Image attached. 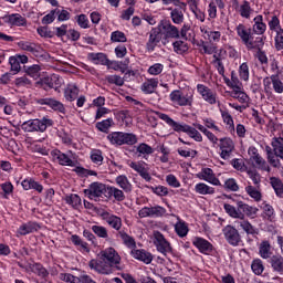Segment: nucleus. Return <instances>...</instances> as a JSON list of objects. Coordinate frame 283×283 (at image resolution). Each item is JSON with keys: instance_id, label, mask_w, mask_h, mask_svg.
Wrapping results in <instances>:
<instances>
[{"instance_id": "1", "label": "nucleus", "mask_w": 283, "mask_h": 283, "mask_svg": "<svg viewBox=\"0 0 283 283\" xmlns=\"http://www.w3.org/2000/svg\"><path fill=\"white\" fill-rule=\"evenodd\" d=\"M272 148L271 146L265 147L268 163L274 167V169H280L282 167L283 160V138L282 137H274L272 139Z\"/></svg>"}, {"instance_id": "2", "label": "nucleus", "mask_w": 283, "mask_h": 283, "mask_svg": "<svg viewBox=\"0 0 283 283\" xmlns=\"http://www.w3.org/2000/svg\"><path fill=\"white\" fill-rule=\"evenodd\" d=\"M112 145H136L138 137L133 133L114 132L107 135Z\"/></svg>"}, {"instance_id": "3", "label": "nucleus", "mask_w": 283, "mask_h": 283, "mask_svg": "<svg viewBox=\"0 0 283 283\" xmlns=\"http://www.w3.org/2000/svg\"><path fill=\"white\" fill-rule=\"evenodd\" d=\"M54 122L48 117L42 119H30L22 124V129L24 132H45L48 127H52Z\"/></svg>"}, {"instance_id": "4", "label": "nucleus", "mask_w": 283, "mask_h": 283, "mask_svg": "<svg viewBox=\"0 0 283 283\" xmlns=\"http://www.w3.org/2000/svg\"><path fill=\"white\" fill-rule=\"evenodd\" d=\"M170 101L174 105H179V107H191L193 105V95H185L182 91L175 90L170 93Z\"/></svg>"}, {"instance_id": "5", "label": "nucleus", "mask_w": 283, "mask_h": 283, "mask_svg": "<svg viewBox=\"0 0 283 283\" xmlns=\"http://www.w3.org/2000/svg\"><path fill=\"white\" fill-rule=\"evenodd\" d=\"M98 260L93 259L88 262L90 269L102 275H111V273H114V268L111 266L102 255H98Z\"/></svg>"}, {"instance_id": "6", "label": "nucleus", "mask_w": 283, "mask_h": 283, "mask_svg": "<svg viewBox=\"0 0 283 283\" xmlns=\"http://www.w3.org/2000/svg\"><path fill=\"white\" fill-rule=\"evenodd\" d=\"M154 238V244L159 253H163V255H167V253H171L172 248L171 243L165 239V235L160 233V231H155L153 234Z\"/></svg>"}, {"instance_id": "7", "label": "nucleus", "mask_w": 283, "mask_h": 283, "mask_svg": "<svg viewBox=\"0 0 283 283\" xmlns=\"http://www.w3.org/2000/svg\"><path fill=\"white\" fill-rule=\"evenodd\" d=\"M222 233L228 244H231V247H238L242 242V237H240V232L231 224L226 226L222 229Z\"/></svg>"}, {"instance_id": "8", "label": "nucleus", "mask_w": 283, "mask_h": 283, "mask_svg": "<svg viewBox=\"0 0 283 283\" xmlns=\"http://www.w3.org/2000/svg\"><path fill=\"white\" fill-rule=\"evenodd\" d=\"M165 39H180V30L176 25L171 24L169 20H161L159 23Z\"/></svg>"}, {"instance_id": "9", "label": "nucleus", "mask_w": 283, "mask_h": 283, "mask_svg": "<svg viewBox=\"0 0 283 283\" xmlns=\"http://www.w3.org/2000/svg\"><path fill=\"white\" fill-rule=\"evenodd\" d=\"M238 36H240L241 41L249 48V50H253L256 48L255 42H253V33H251V29H247L244 24H239L237 27Z\"/></svg>"}, {"instance_id": "10", "label": "nucleus", "mask_w": 283, "mask_h": 283, "mask_svg": "<svg viewBox=\"0 0 283 283\" xmlns=\"http://www.w3.org/2000/svg\"><path fill=\"white\" fill-rule=\"evenodd\" d=\"M250 156V160L255 164L256 169H261L262 171H271V167L266 164V160L260 156L256 147H250L248 150Z\"/></svg>"}, {"instance_id": "11", "label": "nucleus", "mask_w": 283, "mask_h": 283, "mask_svg": "<svg viewBox=\"0 0 283 283\" xmlns=\"http://www.w3.org/2000/svg\"><path fill=\"white\" fill-rule=\"evenodd\" d=\"M219 147L221 150L220 157L223 160H229V158H231V154H233V149H235V144H233L231 138H221Z\"/></svg>"}, {"instance_id": "12", "label": "nucleus", "mask_w": 283, "mask_h": 283, "mask_svg": "<svg viewBox=\"0 0 283 283\" xmlns=\"http://www.w3.org/2000/svg\"><path fill=\"white\" fill-rule=\"evenodd\" d=\"M163 41V31L160 27L158 28H153L149 32V39L146 44V48L149 52H154L156 50V45Z\"/></svg>"}, {"instance_id": "13", "label": "nucleus", "mask_w": 283, "mask_h": 283, "mask_svg": "<svg viewBox=\"0 0 283 283\" xmlns=\"http://www.w3.org/2000/svg\"><path fill=\"white\" fill-rule=\"evenodd\" d=\"M98 255L102 256V260L106 261L114 269L116 264H120V255L116 253L114 248H107L106 250L102 251Z\"/></svg>"}, {"instance_id": "14", "label": "nucleus", "mask_w": 283, "mask_h": 283, "mask_svg": "<svg viewBox=\"0 0 283 283\" xmlns=\"http://www.w3.org/2000/svg\"><path fill=\"white\" fill-rule=\"evenodd\" d=\"M39 105H46L51 109H54V112H60V114H65V106L63 103L56 101L55 98L52 97H45V98H40L36 101Z\"/></svg>"}, {"instance_id": "15", "label": "nucleus", "mask_w": 283, "mask_h": 283, "mask_svg": "<svg viewBox=\"0 0 283 283\" xmlns=\"http://www.w3.org/2000/svg\"><path fill=\"white\" fill-rule=\"evenodd\" d=\"M84 193L88 196L91 200H94V198H101L103 193H105V185L93 182L88 189L84 190Z\"/></svg>"}, {"instance_id": "16", "label": "nucleus", "mask_w": 283, "mask_h": 283, "mask_svg": "<svg viewBox=\"0 0 283 283\" xmlns=\"http://www.w3.org/2000/svg\"><path fill=\"white\" fill-rule=\"evenodd\" d=\"M198 178L206 180V182H210V185L220 187V179L216 177V174H213L211 168H203L201 172L198 174Z\"/></svg>"}, {"instance_id": "17", "label": "nucleus", "mask_w": 283, "mask_h": 283, "mask_svg": "<svg viewBox=\"0 0 283 283\" xmlns=\"http://www.w3.org/2000/svg\"><path fill=\"white\" fill-rule=\"evenodd\" d=\"M129 167L136 171L140 178L146 180V182L151 181V175H149V170L145 167V164L140 161H133L129 164Z\"/></svg>"}, {"instance_id": "18", "label": "nucleus", "mask_w": 283, "mask_h": 283, "mask_svg": "<svg viewBox=\"0 0 283 283\" xmlns=\"http://www.w3.org/2000/svg\"><path fill=\"white\" fill-rule=\"evenodd\" d=\"M197 90L206 103H209V105H216V93L213 91L202 84H198Z\"/></svg>"}, {"instance_id": "19", "label": "nucleus", "mask_w": 283, "mask_h": 283, "mask_svg": "<svg viewBox=\"0 0 283 283\" xmlns=\"http://www.w3.org/2000/svg\"><path fill=\"white\" fill-rule=\"evenodd\" d=\"M192 244L199 249L200 253H205L206 255H209L213 251V244L200 237L195 238Z\"/></svg>"}, {"instance_id": "20", "label": "nucleus", "mask_w": 283, "mask_h": 283, "mask_svg": "<svg viewBox=\"0 0 283 283\" xmlns=\"http://www.w3.org/2000/svg\"><path fill=\"white\" fill-rule=\"evenodd\" d=\"M102 220H105V222H107L112 229H115V231H120V227H123V220L120 217L114 216L109 212H103Z\"/></svg>"}, {"instance_id": "21", "label": "nucleus", "mask_w": 283, "mask_h": 283, "mask_svg": "<svg viewBox=\"0 0 283 283\" xmlns=\"http://www.w3.org/2000/svg\"><path fill=\"white\" fill-rule=\"evenodd\" d=\"M18 45L21 50L31 52V54H34V56H41V54H43V48L36 43L21 41L18 43Z\"/></svg>"}, {"instance_id": "22", "label": "nucleus", "mask_w": 283, "mask_h": 283, "mask_svg": "<svg viewBox=\"0 0 283 283\" xmlns=\"http://www.w3.org/2000/svg\"><path fill=\"white\" fill-rule=\"evenodd\" d=\"M170 12V19L175 25H180L185 21V3H182L180 7H177L175 9H169Z\"/></svg>"}, {"instance_id": "23", "label": "nucleus", "mask_w": 283, "mask_h": 283, "mask_svg": "<svg viewBox=\"0 0 283 283\" xmlns=\"http://www.w3.org/2000/svg\"><path fill=\"white\" fill-rule=\"evenodd\" d=\"M270 266L274 273L283 275V256L281 254H273L270 260Z\"/></svg>"}, {"instance_id": "24", "label": "nucleus", "mask_w": 283, "mask_h": 283, "mask_svg": "<svg viewBox=\"0 0 283 283\" xmlns=\"http://www.w3.org/2000/svg\"><path fill=\"white\" fill-rule=\"evenodd\" d=\"M132 255L135 258V260H139L140 262H144V264H151L154 256H151V253L145 251V250H132Z\"/></svg>"}, {"instance_id": "25", "label": "nucleus", "mask_w": 283, "mask_h": 283, "mask_svg": "<svg viewBox=\"0 0 283 283\" xmlns=\"http://www.w3.org/2000/svg\"><path fill=\"white\" fill-rule=\"evenodd\" d=\"M218 8L224 10V1L222 0H211L208 8V14L210 19H216L218 17Z\"/></svg>"}, {"instance_id": "26", "label": "nucleus", "mask_w": 283, "mask_h": 283, "mask_svg": "<svg viewBox=\"0 0 283 283\" xmlns=\"http://www.w3.org/2000/svg\"><path fill=\"white\" fill-rule=\"evenodd\" d=\"M88 61L93 62L94 65H107L109 60L104 53H88Z\"/></svg>"}, {"instance_id": "27", "label": "nucleus", "mask_w": 283, "mask_h": 283, "mask_svg": "<svg viewBox=\"0 0 283 283\" xmlns=\"http://www.w3.org/2000/svg\"><path fill=\"white\" fill-rule=\"evenodd\" d=\"M115 182L116 185H118V187H120V189H123V191H125V193H130L133 187L127 176L125 175L117 176L115 179Z\"/></svg>"}, {"instance_id": "28", "label": "nucleus", "mask_w": 283, "mask_h": 283, "mask_svg": "<svg viewBox=\"0 0 283 283\" xmlns=\"http://www.w3.org/2000/svg\"><path fill=\"white\" fill-rule=\"evenodd\" d=\"M252 30L254 34H264V32H266V23H264V18H262V15H256L254 18Z\"/></svg>"}, {"instance_id": "29", "label": "nucleus", "mask_w": 283, "mask_h": 283, "mask_svg": "<svg viewBox=\"0 0 283 283\" xmlns=\"http://www.w3.org/2000/svg\"><path fill=\"white\" fill-rule=\"evenodd\" d=\"M270 185L272 189H274L277 198H283V182L282 179L277 177H271L270 178Z\"/></svg>"}, {"instance_id": "30", "label": "nucleus", "mask_w": 283, "mask_h": 283, "mask_svg": "<svg viewBox=\"0 0 283 283\" xmlns=\"http://www.w3.org/2000/svg\"><path fill=\"white\" fill-rule=\"evenodd\" d=\"M223 208H224L226 213H228V216H230V218H235L238 220H244V213L240 212V210L235 209V207H233L229 203H224Z\"/></svg>"}, {"instance_id": "31", "label": "nucleus", "mask_w": 283, "mask_h": 283, "mask_svg": "<svg viewBox=\"0 0 283 283\" xmlns=\"http://www.w3.org/2000/svg\"><path fill=\"white\" fill-rule=\"evenodd\" d=\"M136 154L138 158H146L147 156L154 154V148L145 143H142L136 147Z\"/></svg>"}, {"instance_id": "32", "label": "nucleus", "mask_w": 283, "mask_h": 283, "mask_svg": "<svg viewBox=\"0 0 283 283\" xmlns=\"http://www.w3.org/2000/svg\"><path fill=\"white\" fill-rule=\"evenodd\" d=\"M273 252H271V243L269 241H262L259 247V255L263 260H269Z\"/></svg>"}, {"instance_id": "33", "label": "nucleus", "mask_w": 283, "mask_h": 283, "mask_svg": "<svg viewBox=\"0 0 283 283\" xmlns=\"http://www.w3.org/2000/svg\"><path fill=\"white\" fill-rule=\"evenodd\" d=\"M55 158L59 159L60 165H64L66 167H74V161L61 150L53 151Z\"/></svg>"}, {"instance_id": "34", "label": "nucleus", "mask_w": 283, "mask_h": 283, "mask_svg": "<svg viewBox=\"0 0 283 283\" xmlns=\"http://www.w3.org/2000/svg\"><path fill=\"white\" fill-rule=\"evenodd\" d=\"M64 96L66 101H76V97L78 96V87L74 84H69L64 91Z\"/></svg>"}, {"instance_id": "35", "label": "nucleus", "mask_w": 283, "mask_h": 283, "mask_svg": "<svg viewBox=\"0 0 283 283\" xmlns=\"http://www.w3.org/2000/svg\"><path fill=\"white\" fill-rule=\"evenodd\" d=\"M38 229L39 224L34 222H28L19 228L18 233H20V235H28V233H34V231H38Z\"/></svg>"}, {"instance_id": "36", "label": "nucleus", "mask_w": 283, "mask_h": 283, "mask_svg": "<svg viewBox=\"0 0 283 283\" xmlns=\"http://www.w3.org/2000/svg\"><path fill=\"white\" fill-rule=\"evenodd\" d=\"M195 190L201 196H213V193H216V189L213 187H209L206 184H197Z\"/></svg>"}, {"instance_id": "37", "label": "nucleus", "mask_w": 283, "mask_h": 283, "mask_svg": "<svg viewBox=\"0 0 283 283\" xmlns=\"http://www.w3.org/2000/svg\"><path fill=\"white\" fill-rule=\"evenodd\" d=\"M237 207L240 212L247 213L248 216H255L258 213V208H253L243 201H238Z\"/></svg>"}, {"instance_id": "38", "label": "nucleus", "mask_w": 283, "mask_h": 283, "mask_svg": "<svg viewBox=\"0 0 283 283\" xmlns=\"http://www.w3.org/2000/svg\"><path fill=\"white\" fill-rule=\"evenodd\" d=\"M8 23H10L11 25L21 27V25H25L27 20L21 14L13 13V14L8 15Z\"/></svg>"}, {"instance_id": "39", "label": "nucleus", "mask_w": 283, "mask_h": 283, "mask_svg": "<svg viewBox=\"0 0 283 283\" xmlns=\"http://www.w3.org/2000/svg\"><path fill=\"white\" fill-rule=\"evenodd\" d=\"M272 88L275 94H283V82L280 80V75L276 73L275 75H271Z\"/></svg>"}, {"instance_id": "40", "label": "nucleus", "mask_w": 283, "mask_h": 283, "mask_svg": "<svg viewBox=\"0 0 283 283\" xmlns=\"http://www.w3.org/2000/svg\"><path fill=\"white\" fill-rule=\"evenodd\" d=\"M114 125L113 118H107L102 122L96 123V128L98 132H103L104 134H109V128Z\"/></svg>"}, {"instance_id": "41", "label": "nucleus", "mask_w": 283, "mask_h": 283, "mask_svg": "<svg viewBox=\"0 0 283 283\" xmlns=\"http://www.w3.org/2000/svg\"><path fill=\"white\" fill-rule=\"evenodd\" d=\"M157 87H158V81L154 78L148 80L142 85V90L143 92H145V94H154Z\"/></svg>"}, {"instance_id": "42", "label": "nucleus", "mask_w": 283, "mask_h": 283, "mask_svg": "<svg viewBox=\"0 0 283 283\" xmlns=\"http://www.w3.org/2000/svg\"><path fill=\"white\" fill-rule=\"evenodd\" d=\"M175 231L179 238H186L187 233H189V227L185 221H178L175 224Z\"/></svg>"}, {"instance_id": "43", "label": "nucleus", "mask_w": 283, "mask_h": 283, "mask_svg": "<svg viewBox=\"0 0 283 283\" xmlns=\"http://www.w3.org/2000/svg\"><path fill=\"white\" fill-rule=\"evenodd\" d=\"M201 32L210 41V43H218V41H220V36H222L219 31H209L206 29H201Z\"/></svg>"}, {"instance_id": "44", "label": "nucleus", "mask_w": 283, "mask_h": 283, "mask_svg": "<svg viewBox=\"0 0 283 283\" xmlns=\"http://www.w3.org/2000/svg\"><path fill=\"white\" fill-rule=\"evenodd\" d=\"M256 43L259 44H255L258 48V53H256V56H258V60L260 61V63L264 64V63H269V57H266V54L264 52H262V50H260V48H262V45H264V41L262 40V38H256Z\"/></svg>"}, {"instance_id": "45", "label": "nucleus", "mask_w": 283, "mask_h": 283, "mask_svg": "<svg viewBox=\"0 0 283 283\" xmlns=\"http://www.w3.org/2000/svg\"><path fill=\"white\" fill-rule=\"evenodd\" d=\"M245 191L248 196H250V198H253V200H255L256 202H260L262 200V192L258 190L256 186H248L245 187Z\"/></svg>"}, {"instance_id": "46", "label": "nucleus", "mask_w": 283, "mask_h": 283, "mask_svg": "<svg viewBox=\"0 0 283 283\" xmlns=\"http://www.w3.org/2000/svg\"><path fill=\"white\" fill-rule=\"evenodd\" d=\"M247 174H248L249 178L252 179L253 185L256 188H260V184L262 182V176H260V172H258V170H255V169H248Z\"/></svg>"}, {"instance_id": "47", "label": "nucleus", "mask_w": 283, "mask_h": 283, "mask_svg": "<svg viewBox=\"0 0 283 283\" xmlns=\"http://www.w3.org/2000/svg\"><path fill=\"white\" fill-rule=\"evenodd\" d=\"M252 11L251 4L247 0H244L239 8L240 15L243 17V19H249Z\"/></svg>"}, {"instance_id": "48", "label": "nucleus", "mask_w": 283, "mask_h": 283, "mask_svg": "<svg viewBox=\"0 0 283 283\" xmlns=\"http://www.w3.org/2000/svg\"><path fill=\"white\" fill-rule=\"evenodd\" d=\"M65 202L73 207V209H78V207H81V197H78V195L66 196Z\"/></svg>"}, {"instance_id": "49", "label": "nucleus", "mask_w": 283, "mask_h": 283, "mask_svg": "<svg viewBox=\"0 0 283 283\" xmlns=\"http://www.w3.org/2000/svg\"><path fill=\"white\" fill-rule=\"evenodd\" d=\"M251 269L255 275H262L264 273V263H262V260L255 259L252 261Z\"/></svg>"}, {"instance_id": "50", "label": "nucleus", "mask_w": 283, "mask_h": 283, "mask_svg": "<svg viewBox=\"0 0 283 283\" xmlns=\"http://www.w3.org/2000/svg\"><path fill=\"white\" fill-rule=\"evenodd\" d=\"M240 227L245 231V233H248V235H255V233H258V229H255V227H253V224L248 220L241 221Z\"/></svg>"}, {"instance_id": "51", "label": "nucleus", "mask_w": 283, "mask_h": 283, "mask_svg": "<svg viewBox=\"0 0 283 283\" xmlns=\"http://www.w3.org/2000/svg\"><path fill=\"white\" fill-rule=\"evenodd\" d=\"M119 238H122L124 244H126V247H128L129 249H134V247H136V241L134 240V238L127 234V232L119 231Z\"/></svg>"}, {"instance_id": "52", "label": "nucleus", "mask_w": 283, "mask_h": 283, "mask_svg": "<svg viewBox=\"0 0 283 283\" xmlns=\"http://www.w3.org/2000/svg\"><path fill=\"white\" fill-rule=\"evenodd\" d=\"M91 160L94 165H103V151L101 149L92 150Z\"/></svg>"}, {"instance_id": "53", "label": "nucleus", "mask_w": 283, "mask_h": 283, "mask_svg": "<svg viewBox=\"0 0 283 283\" xmlns=\"http://www.w3.org/2000/svg\"><path fill=\"white\" fill-rule=\"evenodd\" d=\"M174 52L177 54H185L187 50H189V46L184 41H176L172 43Z\"/></svg>"}, {"instance_id": "54", "label": "nucleus", "mask_w": 283, "mask_h": 283, "mask_svg": "<svg viewBox=\"0 0 283 283\" xmlns=\"http://www.w3.org/2000/svg\"><path fill=\"white\" fill-rule=\"evenodd\" d=\"M231 98H235L237 101H239V103H249V95H247V93H244L243 91L238 92H231L230 93Z\"/></svg>"}, {"instance_id": "55", "label": "nucleus", "mask_w": 283, "mask_h": 283, "mask_svg": "<svg viewBox=\"0 0 283 283\" xmlns=\"http://www.w3.org/2000/svg\"><path fill=\"white\" fill-rule=\"evenodd\" d=\"M107 83L112 85H117L118 87H123L125 85V80L120 75H108L106 76Z\"/></svg>"}, {"instance_id": "56", "label": "nucleus", "mask_w": 283, "mask_h": 283, "mask_svg": "<svg viewBox=\"0 0 283 283\" xmlns=\"http://www.w3.org/2000/svg\"><path fill=\"white\" fill-rule=\"evenodd\" d=\"M32 271L35 273V275H39V277H48V275H50V272H48V270L40 263L33 264Z\"/></svg>"}, {"instance_id": "57", "label": "nucleus", "mask_w": 283, "mask_h": 283, "mask_svg": "<svg viewBox=\"0 0 283 283\" xmlns=\"http://www.w3.org/2000/svg\"><path fill=\"white\" fill-rule=\"evenodd\" d=\"M111 40L114 43H127V36H125V33H123L122 31H114L111 34Z\"/></svg>"}, {"instance_id": "58", "label": "nucleus", "mask_w": 283, "mask_h": 283, "mask_svg": "<svg viewBox=\"0 0 283 283\" xmlns=\"http://www.w3.org/2000/svg\"><path fill=\"white\" fill-rule=\"evenodd\" d=\"M197 129H199V132H202V134H205V136H207V138L214 145L218 143V137H216V135H213V133L209 132V129H207V127L198 124Z\"/></svg>"}, {"instance_id": "59", "label": "nucleus", "mask_w": 283, "mask_h": 283, "mask_svg": "<svg viewBox=\"0 0 283 283\" xmlns=\"http://www.w3.org/2000/svg\"><path fill=\"white\" fill-rule=\"evenodd\" d=\"M109 193L117 200V202H123V200H125V192L116 187H111Z\"/></svg>"}, {"instance_id": "60", "label": "nucleus", "mask_w": 283, "mask_h": 283, "mask_svg": "<svg viewBox=\"0 0 283 283\" xmlns=\"http://www.w3.org/2000/svg\"><path fill=\"white\" fill-rule=\"evenodd\" d=\"M92 231L98 238H104V239L108 238L107 229L105 227H103V226H93L92 227Z\"/></svg>"}, {"instance_id": "61", "label": "nucleus", "mask_w": 283, "mask_h": 283, "mask_svg": "<svg viewBox=\"0 0 283 283\" xmlns=\"http://www.w3.org/2000/svg\"><path fill=\"white\" fill-rule=\"evenodd\" d=\"M15 87H30L32 82L27 76L18 77L14 80Z\"/></svg>"}, {"instance_id": "62", "label": "nucleus", "mask_w": 283, "mask_h": 283, "mask_svg": "<svg viewBox=\"0 0 283 283\" xmlns=\"http://www.w3.org/2000/svg\"><path fill=\"white\" fill-rule=\"evenodd\" d=\"M275 41V48L280 52V50H283V29H279L276 31V35L274 38Z\"/></svg>"}, {"instance_id": "63", "label": "nucleus", "mask_w": 283, "mask_h": 283, "mask_svg": "<svg viewBox=\"0 0 283 283\" xmlns=\"http://www.w3.org/2000/svg\"><path fill=\"white\" fill-rule=\"evenodd\" d=\"M239 76L242 81H249V65L247 63L240 65Z\"/></svg>"}, {"instance_id": "64", "label": "nucleus", "mask_w": 283, "mask_h": 283, "mask_svg": "<svg viewBox=\"0 0 283 283\" xmlns=\"http://www.w3.org/2000/svg\"><path fill=\"white\" fill-rule=\"evenodd\" d=\"M78 276H74L70 273H61L60 274V280H62L63 282H70V283H78L80 280Z\"/></svg>"}]
</instances>
